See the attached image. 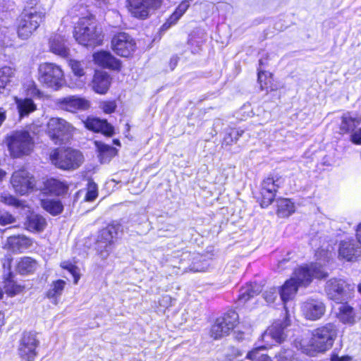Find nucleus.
Listing matches in <instances>:
<instances>
[{"instance_id":"obj_29","label":"nucleus","mask_w":361,"mask_h":361,"mask_svg":"<svg viewBox=\"0 0 361 361\" xmlns=\"http://www.w3.org/2000/svg\"><path fill=\"white\" fill-rule=\"evenodd\" d=\"M262 291V286L257 283H250L242 287L238 298V304L243 305L250 298L258 295Z\"/></svg>"},{"instance_id":"obj_7","label":"nucleus","mask_w":361,"mask_h":361,"mask_svg":"<svg viewBox=\"0 0 361 361\" xmlns=\"http://www.w3.org/2000/svg\"><path fill=\"white\" fill-rule=\"evenodd\" d=\"M51 163L56 167L63 170L78 169L83 161V156L76 149L67 148L56 149L51 155Z\"/></svg>"},{"instance_id":"obj_55","label":"nucleus","mask_w":361,"mask_h":361,"mask_svg":"<svg viewBox=\"0 0 361 361\" xmlns=\"http://www.w3.org/2000/svg\"><path fill=\"white\" fill-rule=\"evenodd\" d=\"M351 140L356 145H361V128L355 130L351 135Z\"/></svg>"},{"instance_id":"obj_43","label":"nucleus","mask_w":361,"mask_h":361,"mask_svg":"<svg viewBox=\"0 0 361 361\" xmlns=\"http://www.w3.org/2000/svg\"><path fill=\"white\" fill-rule=\"evenodd\" d=\"M68 16L71 18H78L93 16L89 13L87 6L82 3H77L73 5L68 11Z\"/></svg>"},{"instance_id":"obj_14","label":"nucleus","mask_w":361,"mask_h":361,"mask_svg":"<svg viewBox=\"0 0 361 361\" xmlns=\"http://www.w3.org/2000/svg\"><path fill=\"white\" fill-rule=\"evenodd\" d=\"M281 183V178L278 176H269L262 181L260 192L262 196L260 204L262 207H267L273 202L278 188Z\"/></svg>"},{"instance_id":"obj_53","label":"nucleus","mask_w":361,"mask_h":361,"mask_svg":"<svg viewBox=\"0 0 361 361\" xmlns=\"http://www.w3.org/2000/svg\"><path fill=\"white\" fill-rule=\"evenodd\" d=\"M277 361H295L293 358V352L290 350H285L276 355Z\"/></svg>"},{"instance_id":"obj_4","label":"nucleus","mask_w":361,"mask_h":361,"mask_svg":"<svg viewBox=\"0 0 361 361\" xmlns=\"http://www.w3.org/2000/svg\"><path fill=\"white\" fill-rule=\"evenodd\" d=\"M6 143L13 158L29 155L32 152L35 145L32 137L25 130L12 132L6 137Z\"/></svg>"},{"instance_id":"obj_18","label":"nucleus","mask_w":361,"mask_h":361,"mask_svg":"<svg viewBox=\"0 0 361 361\" xmlns=\"http://www.w3.org/2000/svg\"><path fill=\"white\" fill-rule=\"evenodd\" d=\"M129 11L135 18L144 19L149 13L151 9L159 7L160 0H128Z\"/></svg>"},{"instance_id":"obj_13","label":"nucleus","mask_w":361,"mask_h":361,"mask_svg":"<svg viewBox=\"0 0 361 361\" xmlns=\"http://www.w3.org/2000/svg\"><path fill=\"white\" fill-rule=\"evenodd\" d=\"M11 184L16 193L24 195L32 190L35 186V180L33 176L23 169L13 173Z\"/></svg>"},{"instance_id":"obj_9","label":"nucleus","mask_w":361,"mask_h":361,"mask_svg":"<svg viewBox=\"0 0 361 361\" xmlns=\"http://www.w3.org/2000/svg\"><path fill=\"white\" fill-rule=\"evenodd\" d=\"M121 226L118 223L108 225L100 231L97 243V250L102 259L106 258L112 249L114 239L117 238Z\"/></svg>"},{"instance_id":"obj_22","label":"nucleus","mask_w":361,"mask_h":361,"mask_svg":"<svg viewBox=\"0 0 361 361\" xmlns=\"http://www.w3.org/2000/svg\"><path fill=\"white\" fill-rule=\"evenodd\" d=\"M49 51L61 57L69 56L70 49L67 44V37L61 33H55L51 36L49 41Z\"/></svg>"},{"instance_id":"obj_50","label":"nucleus","mask_w":361,"mask_h":361,"mask_svg":"<svg viewBox=\"0 0 361 361\" xmlns=\"http://www.w3.org/2000/svg\"><path fill=\"white\" fill-rule=\"evenodd\" d=\"M16 221L15 217L11 214L9 212L0 210V225L1 226H6L8 224H11L14 223Z\"/></svg>"},{"instance_id":"obj_46","label":"nucleus","mask_w":361,"mask_h":361,"mask_svg":"<svg viewBox=\"0 0 361 361\" xmlns=\"http://www.w3.org/2000/svg\"><path fill=\"white\" fill-rule=\"evenodd\" d=\"M243 133L244 131L240 129H231L225 135L224 137V143L226 145H232L233 143L236 142Z\"/></svg>"},{"instance_id":"obj_64","label":"nucleus","mask_w":361,"mask_h":361,"mask_svg":"<svg viewBox=\"0 0 361 361\" xmlns=\"http://www.w3.org/2000/svg\"><path fill=\"white\" fill-rule=\"evenodd\" d=\"M357 289L358 292L361 294V283L358 285Z\"/></svg>"},{"instance_id":"obj_19","label":"nucleus","mask_w":361,"mask_h":361,"mask_svg":"<svg viewBox=\"0 0 361 361\" xmlns=\"http://www.w3.org/2000/svg\"><path fill=\"white\" fill-rule=\"evenodd\" d=\"M301 312L307 319L315 321L320 319L325 312L324 304L315 299H308L301 304Z\"/></svg>"},{"instance_id":"obj_45","label":"nucleus","mask_w":361,"mask_h":361,"mask_svg":"<svg viewBox=\"0 0 361 361\" xmlns=\"http://www.w3.org/2000/svg\"><path fill=\"white\" fill-rule=\"evenodd\" d=\"M266 348V346L255 348L247 353L246 357L252 361H271L268 355L262 353Z\"/></svg>"},{"instance_id":"obj_60","label":"nucleus","mask_w":361,"mask_h":361,"mask_svg":"<svg viewBox=\"0 0 361 361\" xmlns=\"http://www.w3.org/2000/svg\"><path fill=\"white\" fill-rule=\"evenodd\" d=\"M240 111L243 112V113H247V116H251L252 114V109L250 107V105L247 104V105H244L242 109H240Z\"/></svg>"},{"instance_id":"obj_63","label":"nucleus","mask_w":361,"mask_h":361,"mask_svg":"<svg viewBox=\"0 0 361 361\" xmlns=\"http://www.w3.org/2000/svg\"><path fill=\"white\" fill-rule=\"evenodd\" d=\"M4 314L0 312V326H1L4 324Z\"/></svg>"},{"instance_id":"obj_49","label":"nucleus","mask_w":361,"mask_h":361,"mask_svg":"<svg viewBox=\"0 0 361 361\" xmlns=\"http://www.w3.org/2000/svg\"><path fill=\"white\" fill-rule=\"evenodd\" d=\"M70 66L75 75L82 77L85 75L84 66L80 61L71 60Z\"/></svg>"},{"instance_id":"obj_37","label":"nucleus","mask_w":361,"mask_h":361,"mask_svg":"<svg viewBox=\"0 0 361 361\" xmlns=\"http://www.w3.org/2000/svg\"><path fill=\"white\" fill-rule=\"evenodd\" d=\"M42 208L53 216L61 214L63 210L61 202L56 199H44L41 200Z\"/></svg>"},{"instance_id":"obj_52","label":"nucleus","mask_w":361,"mask_h":361,"mask_svg":"<svg viewBox=\"0 0 361 361\" xmlns=\"http://www.w3.org/2000/svg\"><path fill=\"white\" fill-rule=\"evenodd\" d=\"M264 298L267 302H274L277 297V290L276 288H270L263 293Z\"/></svg>"},{"instance_id":"obj_41","label":"nucleus","mask_w":361,"mask_h":361,"mask_svg":"<svg viewBox=\"0 0 361 361\" xmlns=\"http://www.w3.org/2000/svg\"><path fill=\"white\" fill-rule=\"evenodd\" d=\"M49 192L55 195H61L67 192L68 185L56 179L48 180L46 183Z\"/></svg>"},{"instance_id":"obj_48","label":"nucleus","mask_w":361,"mask_h":361,"mask_svg":"<svg viewBox=\"0 0 361 361\" xmlns=\"http://www.w3.org/2000/svg\"><path fill=\"white\" fill-rule=\"evenodd\" d=\"M97 186L94 182H89L87 185V192L85 195V200L92 202L97 197Z\"/></svg>"},{"instance_id":"obj_58","label":"nucleus","mask_w":361,"mask_h":361,"mask_svg":"<svg viewBox=\"0 0 361 361\" xmlns=\"http://www.w3.org/2000/svg\"><path fill=\"white\" fill-rule=\"evenodd\" d=\"M287 264H290V262L288 259H283V260L280 261L278 264L277 269L279 271H281L283 269H285L288 266H286Z\"/></svg>"},{"instance_id":"obj_32","label":"nucleus","mask_w":361,"mask_h":361,"mask_svg":"<svg viewBox=\"0 0 361 361\" xmlns=\"http://www.w3.org/2000/svg\"><path fill=\"white\" fill-rule=\"evenodd\" d=\"M190 6L189 1L187 0L183 1L176 8L175 11L167 19L166 23L162 25L161 29L166 30L172 25L176 24L181 16L186 12Z\"/></svg>"},{"instance_id":"obj_11","label":"nucleus","mask_w":361,"mask_h":361,"mask_svg":"<svg viewBox=\"0 0 361 361\" xmlns=\"http://www.w3.org/2000/svg\"><path fill=\"white\" fill-rule=\"evenodd\" d=\"M353 287L343 279H332L326 282L325 291L328 297L337 302L348 300Z\"/></svg>"},{"instance_id":"obj_59","label":"nucleus","mask_w":361,"mask_h":361,"mask_svg":"<svg viewBox=\"0 0 361 361\" xmlns=\"http://www.w3.org/2000/svg\"><path fill=\"white\" fill-rule=\"evenodd\" d=\"M7 117L6 110L4 107H0V127L6 121Z\"/></svg>"},{"instance_id":"obj_35","label":"nucleus","mask_w":361,"mask_h":361,"mask_svg":"<svg viewBox=\"0 0 361 361\" xmlns=\"http://www.w3.org/2000/svg\"><path fill=\"white\" fill-rule=\"evenodd\" d=\"M14 75V70L8 66H4L0 68V95H6L8 94L7 86L11 82V78Z\"/></svg>"},{"instance_id":"obj_56","label":"nucleus","mask_w":361,"mask_h":361,"mask_svg":"<svg viewBox=\"0 0 361 361\" xmlns=\"http://www.w3.org/2000/svg\"><path fill=\"white\" fill-rule=\"evenodd\" d=\"M172 298L169 295H164L159 301L160 305L167 307L171 305Z\"/></svg>"},{"instance_id":"obj_24","label":"nucleus","mask_w":361,"mask_h":361,"mask_svg":"<svg viewBox=\"0 0 361 361\" xmlns=\"http://www.w3.org/2000/svg\"><path fill=\"white\" fill-rule=\"evenodd\" d=\"M21 212L23 214L27 216L25 221V226L27 230L32 232H40L45 228L47 221L42 216L31 212L30 209V211L22 210Z\"/></svg>"},{"instance_id":"obj_40","label":"nucleus","mask_w":361,"mask_h":361,"mask_svg":"<svg viewBox=\"0 0 361 361\" xmlns=\"http://www.w3.org/2000/svg\"><path fill=\"white\" fill-rule=\"evenodd\" d=\"M24 286L18 283L13 277L12 274H8V278L4 281V290L9 296H14L23 292Z\"/></svg>"},{"instance_id":"obj_6","label":"nucleus","mask_w":361,"mask_h":361,"mask_svg":"<svg viewBox=\"0 0 361 361\" xmlns=\"http://www.w3.org/2000/svg\"><path fill=\"white\" fill-rule=\"evenodd\" d=\"M331 256V253L328 250H317L316 252V257L317 258V260L319 261V262L311 263L309 265L301 266L295 269L293 273H296L297 271L301 272V274H300L299 278L302 279H306L305 278H309V281L307 283V284L298 286L300 287H307L310 284L314 278H325L327 276V273L324 269L322 263L328 262Z\"/></svg>"},{"instance_id":"obj_25","label":"nucleus","mask_w":361,"mask_h":361,"mask_svg":"<svg viewBox=\"0 0 361 361\" xmlns=\"http://www.w3.org/2000/svg\"><path fill=\"white\" fill-rule=\"evenodd\" d=\"M86 128L94 132H100L106 135L111 136L114 133V128L106 120H102L95 117H88L83 121Z\"/></svg>"},{"instance_id":"obj_61","label":"nucleus","mask_w":361,"mask_h":361,"mask_svg":"<svg viewBox=\"0 0 361 361\" xmlns=\"http://www.w3.org/2000/svg\"><path fill=\"white\" fill-rule=\"evenodd\" d=\"M356 237L358 242L361 244V223L357 226Z\"/></svg>"},{"instance_id":"obj_8","label":"nucleus","mask_w":361,"mask_h":361,"mask_svg":"<svg viewBox=\"0 0 361 361\" xmlns=\"http://www.w3.org/2000/svg\"><path fill=\"white\" fill-rule=\"evenodd\" d=\"M47 133L55 144L69 140L75 128L63 118H51L47 123Z\"/></svg>"},{"instance_id":"obj_15","label":"nucleus","mask_w":361,"mask_h":361,"mask_svg":"<svg viewBox=\"0 0 361 361\" xmlns=\"http://www.w3.org/2000/svg\"><path fill=\"white\" fill-rule=\"evenodd\" d=\"M111 47L116 54L128 57L135 51V42L128 34L120 32L112 38Z\"/></svg>"},{"instance_id":"obj_17","label":"nucleus","mask_w":361,"mask_h":361,"mask_svg":"<svg viewBox=\"0 0 361 361\" xmlns=\"http://www.w3.org/2000/svg\"><path fill=\"white\" fill-rule=\"evenodd\" d=\"M301 272L297 271L293 273L291 278L287 280L281 286L279 293L282 301L286 303L287 301L292 300L296 295L300 286L298 285H305L309 281V278L300 279Z\"/></svg>"},{"instance_id":"obj_12","label":"nucleus","mask_w":361,"mask_h":361,"mask_svg":"<svg viewBox=\"0 0 361 361\" xmlns=\"http://www.w3.org/2000/svg\"><path fill=\"white\" fill-rule=\"evenodd\" d=\"M238 319V315L235 311H230L216 319L211 329V336L217 339L227 335L237 325Z\"/></svg>"},{"instance_id":"obj_31","label":"nucleus","mask_w":361,"mask_h":361,"mask_svg":"<svg viewBox=\"0 0 361 361\" xmlns=\"http://www.w3.org/2000/svg\"><path fill=\"white\" fill-rule=\"evenodd\" d=\"M14 102L16 104L17 109L20 118L27 116L30 114L34 112L37 109L36 104L31 99H20L15 97Z\"/></svg>"},{"instance_id":"obj_51","label":"nucleus","mask_w":361,"mask_h":361,"mask_svg":"<svg viewBox=\"0 0 361 361\" xmlns=\"http://www.w3.org/2000/svg\"><path fill=\"white\" fill-rule=\"evenodd\" d=\"M99 107L104 113L111 114L115 111L116 104L114 101H104L100 103Z\"/></svg>"},{"instance_id":"obj_57","label":"nucleus","mask_w":361,"mask_h":361,"mask_svg":"<svg viewBox=\"0 0 361 361\" xmlns=\"http://www.w3.org/2000/svg\"><path fill=\"white\" fill-rule=\"evenodd\" d=\"M352 358L350 356H338V355H333L331 361H351Z\"/></svg>"},{"instance_id":"obj_44","label":"nucleus","mask_w":361,"mask_h":361,"mask_svg":"<svg viewBox=\"0 0 361 361\" xmlns=\"http://www.w3.org/2000/svg\"><path fill=\"white\" fill-rule=\"evenodd\" d=\"M96 144L99 152V159L102 163L108 162L116 155L115 148L102 143L98 144L96 142Z\"/></svg>"},{"instance_id":"obj_16","label":"nucleus","mask_w":361,"mask_h":361,"mask_svg":"<svg viewBox=\"0 0 361 361\" xmlns=\"http://www.w3.org/2000/svg\"><path fill=\"white\" fill-rule=\"evenodd\" d=\"M39 341L33 333H25L20 340L18 354L24 361H32L37 355Z\"/></svg>"},{"instance_id":"obj_39","label":"nucleus","mask_w":361,"mask_h":361,"mask_svg":"<svg viewBox=\"0 0 361 361\" xmlns=\"http://www.w3.org/2000/svg\"><path fill=\"white\" fill-rule=\"evenodd\" d=\"M0 202L6 205L13 206L16 209H19L20 212L22 210L30 211V207L27 206L25 202L18 200L8 192H2L0 195Z\"/></svg>"},{"instance_id":"obj_33","label":"nucleus","mask_w":361,"mask_h":361,"mask_svg":"<svg viewBox=\"0 0 361 361\" xmlns=\"http://www.w3.org/2000/svg\"><path fill=\"white\" fill-rule=\"evenodd\" d=\"M361 122V118L352 113L344 114L341 118L340 130L343 133L354 130Z\"/></svg>"},{"instance_id":"obj_28","label":"nucleus","mask_w":361,"mask_h":361,"mask_svg":"<svg viewBox=\"0 0 361 361\" xmlns=\"http://www.w3.org/2000/svg\"><path fill=\"white\" fill-rule=\"evenodd\" d=\"M358 246L353 240L341 241L339 246V256L347 261H353L359 255Z\"/></svg>"},{"instance_id":"obj_5","label":"nucleus","mask_w":361,"mask_h":361,"mask_svg":"<svg viewBox=\"0 0 361 361\" xmlns=\"http://www.w3.org/2000/svg\"><path fill=\"white\" fill-rule=\"evenodd\" d=\"M38 80L47 87L57 90L65 82L63 71L54 63H42L38 67Z\"/></svg>"},{"instance_id":"obj_38","label":"nucleus","mask_w":361,"mask_h":361,"mask_svg":"<svg viewBox=\"0 0 361 361\" xmlns=\"http://www.w3.org/2000/svg\"><path fill=\"white\" fill-rule=\"evenodd\" d=\"M37 266V262L29 257H25L20 259L16 269L21 274H28L35 271Z\"/></svg>"},{"instance_id":"obj_42","label":"nucleus","mask_w":361,"mask_h":361,"mask_svg":"<svg viewBox=\"0 0 361 361\" xmlns=\"http://www.w3.org/2000/svg\"><path fill=\"white\" fill-rule=\"evenodd\" d=\"M258 82L260 85L261 90H267L274 91L277 90L278 87L272 82L271 74L265 71L259 70Z\"/></svg>"},{"instance_id":"obj_47","label":"nucleus","mask_w":361,"mask_h":361,"mask_svg":"<svg viewBox=\"0 0 361 361\" xmlns=\"http://www.w3.org/2000/svg\"><path fill=\"white\" fill-rule=\"evenodd\" d=\"M61 267L68 270L73 276L74 279V283H78L80 279L79 269L75 265H73L71 262H63L61 263Z\"/></svg>"},{"instance_id":"obj_36","label":"nucleus","mask_w":361,"mask_h":361,"mask_svg":"<svg viewBox=\"0 0 361 361\" xmlns=\"http://www.w3.org/2000/svg\"><path fill=\"white\" fill-rule=\"evenodd\" d=\"M295 207L289 199H280L277 201V215L281 218H286L295 212Z\"/></svg>"},{"instance_id":"obj_23","label":"nucleus","mask_w":361,"mask_h":361,"mask_svg":"<svg viewBox=\"0 0 361 361\" xmlns=\"http://www.w3.org/2000/svg\"><path fill=\"white\" fill-rule=\"evenodd\" d=\"M93 59L98 66L113 70H120L121 65L120 61L116 59L109 51H101L93 54Z\"/></svg>"},{"instance_id":"obj_54","label":"nucleus","mask_w":361,"mask_h":361,"mask_svg":"<svg viewBox=\"0 0 361 361\" xmlns=\"http://www.w3.org/2000/svg\"><path fill=\"white\" fill-rule=\"evenodd\" d=\"M27 94H30L32 96H37V95H39L40 93L39 90L37 87L36 84L33 81H31L27 85Z\"/></svg>"},{"instance_id":"obj_10","label":"nucleus","mask_w":361,"mask_h":361,"mask_svg":"<svg viewBox=\"0 0 361 361\" xmlns=\"http://www.w3.org/2000/svg\"><path fill=\"white\" fill-rule=\"evenodd\" d=\"M180 265L177 267L173 264V268L176 269L174 274H178V270L186 271L187 269L194 272L205 271L208 269L209 263L208 260L205 259L202 255L199 254H193L185 252L181 255L179 262Z\"/></svg>"},{"instance_id":"obj_34","label":"nucleus","mask_w":361,"mask_h":361,"mask_svg":"<svg viewBox=\"0 0 361 361\" xmlns=\"http://www.w3.org/2000/svg\"><path fill=\"white\" fill-rule=\"evenodd\" d=\"M336 317L343 324H353L355 322V314L353 307L343 303L339 305Z\"/></svg>"},{"instance_id":"obj_3","label":"nucleus","mask_w":361,"mask_h":361,"mask_svg":"<svg viewBox=\"0 0 361 361\" xmlns=\"http://www.w3.org/2000/svg\"><path fill=\"white\" fill-rule=\"evenodd\" d=\"M75 41L87 47H94L102 44L104 35L93 16L81 17L74 26L73 32Z\"/></svg>"},{"instance_id":"obj_62","label":"nucleus","mask_w":361,"mask_h":361,"mask_svg":"<svg viewBox=\"0 0 361 361\" xmlns=\"http://www.w3.org/2000/svg\"><path fill=\"white\" fill-rule=\"evenodd\" d=\"M6 176V172L3 169H0V182H1L5 176Z\"/></svg>"},{"instance_id":"obj_20","label":"nucleus","mask_w":361,"mask_h":361,"mask_svg":"<svg viewBox=\"0 0 361 361\" xmlns=\"http://www.w3.org/2000/svg\"><path fill=\"white\" fill-rule=\"evenodd\" d=\"M58 104L59 107L69 112H76L77 111H85L90 106L89 100L78 96H69L59 99Z\"/></svg>"},{"instance_id":"obj_2","label":"nucleus","mask_w":361,"mask_h":361,"mask_svg":"<svg viewBox=\"0 0 361 361\" xmlns=\"http://www.w3.org/2000/svg\"><path fill=\"white\" fill-rule=\"evenodd\" d=\"M38 0L26 1L18 26V35L22 39H28L45 18V9L38 6Z\"/></svg>"},{"instance_id":"obj_26","label":"nucleus","mask_w":361,"mask_h":361,"mask_svg":"<svg viewBox=\"0 0 361 361\" xmlns=\"http://www.w3.org/2000/svg\"><path fill=\"white\" fill-rule=\"evenodd\" d=\"M284 326L279 322L273 324L262 335V340L269 343L273 340L276 343H281L286 338Z\"/></svg>"},{"instance_id":"obj_21","label":"nucleus","mask_w":361,"mask_h":361,"mask_svg":"<svg viewBox=\"0 0 361 361\" xmlns=\"http://www.w3.org/2000/svg\"><path fill=\"white\" fill-rule=\"evenodd\" d=\"M32 245V240L24 235H12L7 238L4 248L13 253H20Z\"/></svg>"},{"instance_id":"obj_30","label":"nucleus","mask_w":361,"mask_h":361,"mask_svg":"<svg viewBox=\"0 0 361 361\" xmlns=\"http://www.w3.org/2000/svg\"><path fill=\"white\" fill-rule=\"evenodd\" d=\"M66 285V281L61 279L53 281L50 285V288L47 292V297L53 304L57 305L59 302Z\"/></svg>"},{"instance_id":"obj_27","label":"nucleus","mask_w":361,"mask_h":361,"mask_svg":"<svg viewBox=\"0 0 361 361\" xmlns=\"http://www.w3.org/2000/svg\"><path fill=\"white\" fill-rule=\"evenodd\" d=\"M111 85L109 75L103 71H97L92 80V88L98 94H105Z\"/></svg>"},{"instance_id":"obj_1","label":"nucleus","mask_w":361,"mask_h":361,"mask_svg":"<svg viewBox=\"0 0 361 361\" xmlns=\"http://www.w3.org/2000/svg\"><path fill=\"white\" fill-rule=\"evenodd\" d=\"M337 334L336 326L329 323L314 330L311 337L296 339L295 346L302 353L312 356L317 353L324 352L330 348Z\"/></svg>"}]
</instances>
